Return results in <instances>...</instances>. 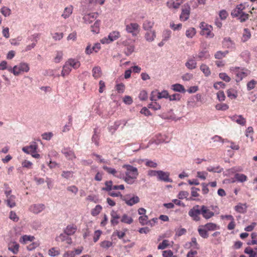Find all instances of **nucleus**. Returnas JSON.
Returning a JSON list of instances; mask_svg holds the SVG:
<instances>
[{
	"label": "nucleus",
	"instance_id": "1",
	"mask_svg": "<svg viewBox=\"0 0 257 257\" xmlns=\"http://www.w3.org/2000/svg\"><path fill=\"white\" fill-rule=\"evenodd\" d=\"M122 168L125 169V171L124 173H121L122 177L121 179L128 184H134L139 175L138 169L132 165L127 164L123 165Z\"/></svg>",
	"mask_w": 257,
	"mask_h": 257
},
{
	"label": "nucleus",
	"instance_id": "2",
	"mask_svg": "<svg viewBox=\"0 0 257 257\" xmlns=\"http://www.w3.org/2000/svg\"><path fill=\"white\" fill-rule=\"evenodd\" d=\"M8 70L9 72L13 73L14 75L18 76L21 73L28 72L30 70V67L28 64L22 62L15 65L13 68L8 67Z\"/></svg>",
	"mask_w": 257,
	"mask_h": 257
},
{
	"label": "nucleus",
	"instance_id": "3",
	"mask_svg": "<svg viewBox=\"0 0 257 257\" xmlns=\"http://www.w3.org/2000/svg\"><path fill=\"white\" fill-rule=\"evenodd\" d=\"M200 28L201 31L200 34L205 36L206 38H213L214 36L212 33L213 28L211 25H208L204 22H202L200 24Z\"/></svg>",
	"mask_w": 257,
	"mask_h": 257
},
{
	"label": "nucleus",
	"instance_id": "4",
	"mask_svg": "<svg viewBox=\"0 0 257 257\" xmlns=\"http://www.w3.org/2000/svg\"><path fill=\"white\" fill-rule=\"evenodd\" d=\"M200 214H201V208L198 205L194 206L188 212V215L193 220L196 221H198L200 220Z\"/></svg>",
	"mask_w": 257,
	"mask_h": 257
},
{
	"label": "nucleus",
	"instance_id": "5",
	"mask_svg": "<svg viewBox=\"0 0 257 257\" xmlns=\"http://www.w3.org/2000/svg\"><path fill=\"white\" fill-rule=\"evenodd\" d=\"M232 71L234 72L237 77V82L240 81L243 78H245L249 74V71L244 68L235 67L232 68Z\"/></svg>",
	"mask_w": 257,
	"mask_h": 257
},
{
	"label": "nucleus",
	"instance_id": "6",
	"mask_svg": "<svg viewBox=\"0 0 257 257\" xmlns=\"http://www.w3.org/2000/svg\"><path fill=\"white\" fill-rule=\"evenodd\" d=\"M125 30L133 36H137L140 33V26L137 23H131L125 25Z\"/></svg>",
	"mask_w": 257,
	"mask_h": 257
},
{
	"label": "nucleus",
	"instance_id": "7",
	"mask_svg": "<svg viewBox=\"0 0 257 257\" xmlns=\"http://www.w3.org/2000/svg\"><path fill=\"white\" fill-rule=\"evenodd\" d=\"M222 47L230 51L235 50L236 49L234 42L230 37H226L223 38L222 42Z\"/></svg>",
	"mask_w": 257,
	"mask_h": 257
},
{
	"label": "nucleus",
	"instance_id": "8",
	"mask_svg": "<svg viewBox=\"0 0 257 257\" xmlns=\"http://www.w3.org/2000/svg\"><path fill=\"white\" fill-rule=\"evenodd\" d=\"M126 204L128 206H132L140 202V198L138 196L133 195L131 196L130 195H126L123 197V200Z\"/></svg>",
	"mask_w": 257,
	"mask_h": 257
},
{
	"label": "nucleus",
	"instance_id": "9",
	"mask_svg": "<svg viewBox=\"0 0 257 257\" xmlns=\"http://www.w3.org/2000/svg\"><path fill=\"white\" fill-rule=\"evenodd\" d=\"M245 9V6L244 4H239L236 6L235 9L233 10L231 12V16L234 18H238L241 15L244 13V10Z\"/></svg>",
	"mask_w": 257,
	"mask_h": 257
},
{
	"label": "nucleus",
	"instance_id": "10",
	"mask_svg": "<svg viewBox=\"0 0 257 257\" xmlns=\"http://www.w3.org/2000/svg\"><path fill=\"white\" fill-rule=\"evenodd\" d=\"M190 14V6L188 4H185L184 5V8L182 10V12L180 16V19L182 21H185L187 20L189 18Z\"/></svg>",
	"mask_w": 257,
	"mask_h": 257
},
{
	"label": "nucleus",
	"instance_id": "11",
	"mask_svg": "<svg viewBox=\"0 0 257 257\" xmlns=\"http://www.w3.org/2000/svg\"><path fill=\"white\" fill-rule=\"evenodd\" d=\"M201 208V214L206 219H209L214 216V213L211 211L207 206L202 205Z\"/></svg>",
	"mask_w": 257,
	"mask_h": 257
},
{
	"label": "nucleus",
	"instance_id": "12",
	"mask_svg": "<svg viewBox=\"0 0 257 257\" xmlns=\"http://www.w3.org/2000/svg\"><path fill=\"white\" fill-rule=\"evenodd\" d=\"M39 37V34H35L28 38V40L31 41L32 43L31 45H29L26 46L25 51H30L35 47Z\"/></svg>",
	"mask_w": 257,
	"mask_h": 257
},
{
	"label": "nucleus",
	"instance_id": "13",
	"mask_svg": "<svg viewBox=\"0 0 257 257\" xmlns=\"http://www.w3.org/2000/svg\"><path fill=\"white\" fill-rule=\"evenodd\" d=\"M38 148V146L37 143L36 142H33L30 146L23 147L22 150L27 154H31L37 152Z\"/></svg>",
	"mask_w": 257,
	"mask_h": 257
},
{
	"label": "nucleus",
	"instance_id": "14",
	"mask_svg": "<svg viewBox=\"0 0 257 257\" xmlns=\"http://www.w3.org/2000/svg\"><path fill=\"white\" fill-rule=\"evenodd\" d=\"M102 168L103 170L106 171L108 174L112 175L115 177L121 179V178L122 177L121 175V172L117 171L114 168L108 167L106 166H103Z\"/></svg>",
	"mask_w": 257,
	"mask_h": 257
},
{
	"label": "nucleus",
	"instance_id": "15",
	"mask_svg": "<svg viewBox=\"0 0 257 257\" xmlns=\"http://www.w3.org/2000/svg\"><path fill=\"white\" fill-rule=\"evenodd\" d=\"M69 236V235H66L65 233H61L59 236L56 237L55 240L58 242L66 241V243L68 244H71L72 243V240Z\"/></svg>",
	"mask_w": 257,
	"mask_h": 257
},
{
	"label": "nucleus",
	"instance_id": "16",
	"mask_svg": "<svg viewBox=\"0 0 257 257\" xmlns=\"http://www.w3.org/2000/svg\"><path fill=\"white\" fill-rule=\"evenodd\" d=\"M122 44L126 48L124 50V53L126 56L131 55L135 50V46L134 44H130L128 40L124 41L122 42Z\"/></svg>",
	"mask_w": 257,
	"mask_h": 257
},
{
	"label": "nucleus",
	"instance_id": "17",
	"mask_svg": "<svg viewBox=\"0 0 257 257\" xmlns=\"http://www.w3.org/2000/svg\"><path fill=\"white\" fill-rule=\"evenodd\" d=\"M77 230V226L75 224H71L67 225L64 229V233L67 235H73Z\"/></svg>",
	"mask_w": 257,
	"mask_h": 257
},
{
	"label": "nucleus",
	"instance_id": "18",
	"mask_svg": "<svg viewBox=\"0 0 257 257\" xmlns=\"http://www.w3.org/2000/svg\"><path fill=\"white\" fill-rule=\"evenodd\" d=\"M98 14L96 13H92L86 14L84 16L83 19L86 24H90L97 17Z\"/></svg>",
	"mask_w": 257,
	"mask_h": 257
},
{
	"label": "nucleus",
	"instance_id": "19",
	"mask_svg": "<svg viewBox=\"0 0 257 257\" xmlns=\"http://www.w3.org/2000/svg\"><path fill=\"white\" fill-rule=\"evenodd\" d=\"M186 0H176L175 2L173 0H170L167 3V7L170 8L178 9L180 6L183 4Z\"/></svg>",
	"mask_w": 257,
	"mask_h": 257
},
{
	"label": "nucleus",
	"instance_id": "20",
	"mask_svg": "<svg viewBox=\"0 0 257 257\" xmlns=\"http://www.w3.org/2000/svg\"><path fill=\"white\" fill-rule=\"evenodd\" d=\"M62 153L64 154L65 157L68 159L72 160L76 158L75 155L73 150L70 148H64L62 150Z\"/></svg>",
	"mask_w": 257,
	"mask_h": 257
},
{
	"label": "nucleus",
	"instance_id": "21",
	"mask_svg": "<svg viewBox=\"0 0 257 257\" xmlns=\"http://www.w3.org/2000/svg\"><path fill=\"white\" fill-rule=\"evenodd\" d=\"M210 57V54L209 53V52L206 50L205 49L200 51L198 52V54L196 55V58L198 60H204L207 59L209 58Z\"/></svg>",
	"mask_w": 257,
	"mask_h": 257
},
{
	"label": "nucleus",
	"instance_id": "22",
	"mask_svg": "<svg viewBox=\"0 0 257 257\" xmlns=\"http://www.w3.org/2000/svg\"><path fill=\"white\" fill-rule=\"evenodd\" d=\"M45 207L44 204H33L30 207V210L36 214H38L41 211H42Z\"/></svg>",
	"mask_w": 257,
	"mask_h": 257
},
{
	"label": "nucleus",
	"instance_id": "23",
	"mask_svg": "<svg viewBox=\"0 0 257 257\" xmlns=\"http://www.w3.org/2000/svg\"><path fill=\"white\" fill-rule=\"evenodd\" d=\"M231 120L239 124L244 125L246 123V119L242 115H234L230 117Z\"/></svg>",
	"mask_w": 257,
	"mask_h": 257
},
{
	"label": "nucleus",
	"instance_id": "24",
	"mask_svg": "<svg viewBox=\"0 0 257 257\" xmlns=\"http://www.w3.org/2000/svg\"><path fill=\"white\" fill-rule=\"evenodd\" d=\"M19 247V244L15 241L11 242L8 244V249L15 254L18 253Z\"/></svg>",
	"mask_w": 257,
	"mask_h": 257
},
{
	"label": "nucleus",
	"instance_id": "25",
	"mask_svg": "<svg viewBox=\"0 0 257 257\" xmlns=\"http://www.w3.org/2000/svg\"><path fill=\"white\" fill-rule=\"evenodd\" d=\"M169 174L168 173H166L162 171H159V173L158 174V178L159 180L166 182H171V180L169 178Z\"/></svg>",
	"mask_w": 257,
	"mask_h": 257
},
{
	"label": "nucleus",
	"instance_id": "26",
	"mask_svg": "<svg viewBox=\"0 0 257 257\" xmlns=\"http://www.w3.org/2000/svg\"><path fill=\"white\" fill-rule=\"evenodd\" d=\"M156 37V34L155 30H150L147 32L145 35L146 40L149 42L153 41Z\"/></svg>",
	"mask_w": 257,
	"mask_h": 257
},
{
	"label": "nucleus",
	"instance_id": "27",
	"mask_svg": "<svg viewBox=\"0 0 257 257\" xmlns=\"http://www.w3.org/2000/svg\"><path fill=\"white\" fill-rule=\"evenodd\" d=\"M67 61L71 68L76 69L80 66V62L77 59L70 58Z\"/></svg>",
	"mask_w": 257,
	"mask_h": 257
},
{
	"label": "nucleus",
	"instance_id": "28",
	"mask_svg": "<svg viewBox=\"0 0 257 257\" xmlns=\"http://www.w3.org/2000/svg\"><path fill=\"white\" fill-rule=\"evenodd\" d=\"M194 59L195 57L189 58L186 62L185 66L189 69L192 70L196 68L197 62Z\"/></svg>",
	"mask_w": 257,
	"mask_h": 257
},
{
	"label": "nucleus",
	"instance_id": "29",
	"mask_svg": "<svg viewBox=\"0 0 257 257\" xmlns=\"http://www.w3.org/2000/svg\"><path fill=\"white\" fill-rule=\"evenodd\" d=\"M207 231H214L219 229L220 227L216 224L212 222H209L203 225Z\"/></svg>",
	"mask_w": 257,
	"mask_h": 257
},
{
	"label": "nucleus",
	"instance_id": "30",
	"mask_svg": "<svg viewBox=\"0 0 257 257\" xmlns=\"http://www.w3.org/2000/svg\"><path fill=\"white\" fill-rule=\"evenodd\" d=\"M72 70V68L68 65L67 61H66L63 66V68L61 71V75L63 77L65 76L69 75L70 72Z\"/></svg>",
	"mask_w": 257,
	"mask_h": 257
},
{
	"label": "nucleus",
	"instance_id": "31",
	"mask_svg": "<svg viewBox=\"0 0 257 257\" xmlns=\"http://www.w3.org/2000/svg\"><path fill=\"white\" fill-rule=\"evenodd\" d=\"M154 24L155 22L153 19L146 20L143 23V27L145 30H149L153 27Z\"/></svg>",
	"mask_w": 257,
	"mask_h": 257
},
{
	"label": "nucleus",
	"instance_id": "32",
	"mask_svg": "<svg viewBox=\"0 0 257 257\" xmlns=\"http://www.w3.org/2000/svg\"><path fill=\"white\" fill-rule=\"evenodd\" d=\"M244 252L249 255V257H255L257 254V248L254 249L251 247H247L244 249Z\"/></svg>",
	"mask_w": 257,
	"mask_h": 257
},
{
	"label": "nucleus",
	"instance_id": "33",
	"mask_svg": "<svg viewBox=\"0 0 257 257\" xmlns=\"http://www.w3.org/2000/svg\"><path fill=\"white\" fill-rule=\"evenodd\" d=\"M198 231L199 234L203 238H207L208 237V233L207 230L203 227V225H200L198 227Z\"/></svg>",
	"mask_w": 257,
	"mask_h": 257
},
{
	"label": "nucleus",
	"instance_id": "34",
	"mask_svg": "<svg viewBox=\"0 0 257 257\" xmlns=\"http://www.w3.org/2000/svg\"><path fill=\"white\" fill-rule=\"evenodd\" d=\"M120 221L124 223L130 224L133 223V219L127 214H123L121 217Z\"/></svg>",
	"mask_w": 257,
	"mask_h": 257
},
{
	"label": "nucleus",
	"instance_id": "35",
	"mask_svg": "<svg viewBox=\"0 0 257 257\" xmlns=\"http://www.w3.org/2000/svg\"><path fill=\"white\" fill-rule=\"evenodd\" d=\"M102 74L101 68L99 66H95L92 69V75L95 79L100 77Z\"/></svg>",
	"mask_w": 257,
	"mask_h": 257
},
{
	"label": "nucleus",
	"instance_id": "36",
	"mask_svg": "<svg viewBox=\"0 0 257 257\" xmlns=\"http://www.w3.org/2000/svg\"><path fill=\"white\" fill-rule=\"evenodd\" d=\"M251 37V33L249 30L247 28H244L243 30V33L241 40L243 42H246Z\"/></svg>",
	"mask_w": 257,
	"mask_h": 257
},
{
	"label": "nucleus",
	"instance_id": "37",
	"mask_svg": "<svg viewBox=\"0 0 257 257\" xmlns=\"http://www.w3.org/2000/svg\"><path fill=\"white\" fill-rule=\"evenodd\" d=\"M228 53L229 52L228 50H225L224 51H218L215 53L214 57L217 59H222V58L225 57Z\"/></svg>",
	"mask_w": 257,
	"mask_h": 257
},
{
	"label": "nucleus",
	"instance_id": "38",
	"mask_svg": "<svg viewBox=\"0 0 257 257\" xmlns=\"http://www.w3.org/2000/svg\"><path fill=\"white\" fill-rule=\"evenodd\" d=\"M35 239L34 236L24 235L20 239V242L23 244H26L28 241H33Z\"/></svg>",
	"mask_w": 257,
	"mask_h": 257
},
{
	"label": "nucleus",
	"instance_id": "39",
	"mask_svg": "<svg viewBox=\"0 0 257 257\" xmlns=\"http://www.w3.org/2000/svg\"><path fill=\"white\" fill-rule=\"evenodd\" d=\"M108 36L109 39L112 42L118 39L120 37V34L118 31H114L110 33Z\"/></svg>",
	"mask_w": 257,
	"mask_h": 257
},
{
	"label": "nucleus",
	"instance_id": "40",
	"mask_svg": "<svg viewBox=\"0 0 257 257\" xmlns=\"http://www.w3.org/2000/svg\"><path fill=\"white\" fill-rule=\"evenodd\" d=\"M72 11L73 7L72 6H70L68 7L65 8L64 12L62 15V17L64 19L68 18L72 13Z\"/></svg>",
	"mask_w": 257,
	"mask_h": 257
},
{
	"label": "nucleus",
	"instance_id": "41",
	"mask_svg": "<svg viewBox=\"0 0 257 257\" xmlns=\"http://www.w3.org/2000/svg\"><path fill=\"white\" fill-rule=\"evenodd\" d=\"M200 69L205 76H208L211 74L209 67L206 64H202L200 66Z\"/></svg>",
	"mask_w": 257,
	"mask_h": 257
},
{
	"label": "nucleus",
	"instance_id": "42",
	"mask_svg": "<svg viewBox=\"0 0 257 257\" xmlns=\"http://www.w3.org/2000/svg\"><path fill=\"white\" fill-rule=\"evenodd\" d=\"M60 253V250L58 247H53L51 248L48 250V254L50 256H56L59 255Z\"/></svg>",
	"mask_w": 257,
	"mask_h": 257
},
{
	"label": "nucleus",
	"instance_id": "43",
	"mask_svg": "<svg viewBox=\"0 0 257 257\" xmlns=\"http://www.w3.org/2000/svg\"><path fill=\"white\" fill-rule=\"evenodd\" d=\"M246 208L245 204L239 203L235 206L234 209L237 212L243 213L246 212Z\"/></svg>",
	"mask_w": 257,
	"mask_h": 257
},
{
	"label": "nucleus",
	"instance_id": "44",
	"mask_svg": "<svg viewBox=\"0 0 257 257\" xmlns=\"http://www.w3.org/2000/svg\"><path fill=\"white\" fill-rule=\"evenodd\" d=\"M172 89L175 91L183 92H185L184 87L180 84H175L172 85Z\"/></svg>",
	"mask_w": 257,
	"mask_h": 257
},
{
	"label": "nucleus",
	"instance_id": "45",
	"mask_svg": "<svg viewBox=\"0 0 257 257\" xmlns=\"http://www.w3.org/2000/svg\"><path fill=\"white\" fill-rule=\"evenodd\" d=\"M247 176L243 174L236 173L234 175L236 181L240 182H244L247 180Z\"/></svg>",
	"mask_w": 257,
	"mask_h": 257
},
{
	"label": "nucleus",
	"instance_id": "46",
	"mask_svg": "<svg viewBox=\"0 0 257 257\" xmlns=\"http://www.w3.org/2000/svg\"><path fill=\"white\" fill-rule=\"evenodd\" d=\"M100 25V21L97 20L94 24L91 26V31L95 34H97L99 32V27Z\"/></svg>",
	"mask_w": 257,
	"mask_h": 257
},
{
	"label": "nucleus",
	"instance_id": "47",
	"mask_svg": "<svg viewBox=\"0 0 257 257\" xmlns=\"http://www.w3.org/2000/svg\"><path fill=\"white\" fill-rule=\"evenodd\" d=\"M7 203L8 206L12 208L16 206L15 196L14 195H10L7 199Z\"/></svg>",
	"mask_w": 257,
	"mask_h": 257
},
{
	"label": "nucleus",
	"instance_id": "48",
	"mask_svg": "<svg viewBox=\"0 0 257 257\" xmlns=\"http://www.w3.org/2000/svg\"><path fill=\"white\" fill-rule=\"evenodd\" d=\"M102 207L100 205H97L91 211V214L93 216H96L98 215L101 211Z\"/></svg>",
	"mask_w": 257,
	"mask_h": 257
},
{
	"label": "nucleus",
	"instance_id": "49",
	"mask_svg": "<svg viewBox=\"0 0 257 257\" xmlns=\"http://www.w3.org/2000/svg\"><path fill=\"white\" fill-rule=\"evenodd\" d=\"M148 107L151 108L154 110H157L161 109V105L156 102V101H152V102L148 105Z\"/></svg>",
	"mask_w": 257,
	"mask_h": 257
},
{
	"label": "nucleus",
	"instance_id": "50",
	"mask_svg": "<svg viewBox=\"0 0 257 257\" xmlns=\"http://www.w3.org/2000/svg\"><path fill=\"white\" fill-rule=\"evenodd\" d=\"M112 242L108 240H103L100 243V246L103 249H107L112 246Z\"/></svg>",
	"mask_w": 257,
	"mask_h": 257
},
{
	"label": "nucleus",
	"instance_id": "51",
	"mask_svg": "<svg viewBox=\"0 0 257 257\" xmlns=\"http://www.w3.org/2000/svg\"><path fill=\"white\" fill-rule=\"evenodd\" d=\"M194 4L192 5V8L193 9H196L199 5L204 6L206 4V0H197V2H195L194 0L191 1V3Z\"/></svg>",
	"mask_w": 257,
	"mask_h": 257
},
{
	"label": "nucleus",
	"instance_id": "52",
	"mask_svg": "<svg viewBox=\"0 0 257 257\" xmlns=\"http://www.w3.org/2000/svg\"><path fill=\"white\" fill-rule=\"evenodd\" d=\"M112 181H106L104 184H105V187L102 188L103 190L106 191L107 192H110L112 190Z\"/></svg>",
	"mask_w": 257,
	"mask_h": 257
},
{
	"label": "nucleus",
	"instance_id": "53",
	"mask_svg": "<svg viewBox=\"0 0 257 257\" xmlns=\"http://www.w3.org/2000/svg\"><path fill=\"white\" fill-rule=\"evenodd\" d=\"M196 30L194 28H189L186 32V36L189 38H193L196 34Z\"/></svg>",
	"mask_w": 257,
	"mask_h": 257
},
{
	"label": "nucleus",
	"instance_id": "54",
	"mask_svg": "<svg viewBox=\"0 0 257 257\" xmlns=\"http://www.w3.org/2000/svg\"><path fill=\"white\" fill-rule=\"evenodd\" d=\"M63 53L62 51H57L56 56L54 58V61L55 63H59L63 58Z\"/></svg>",
	"mask_w": 257,
	"mask_h": 257
},
{
	"label": "nucleus",
	"instance_id": "55",
	"mask_svg": "<svg viewBox=\"0 0 257 257\" xmlns=\"http://www.w3.org/2000/svg\"><path fill=\"white\" fill-rule=\"evenodd\" d=\"M171 31L169 30H165L163 32V39L164 41H167L171 37Z\"/></svg>",
	"mask_w": 257,
	"mask_h": 257
},
{
	"label": "nucleus",
	"instance_id": "56",
	"mask_svg": "<svg viewBox=\"0 0 257 257\" xmlns=\"http://www.w3.org/2000/svg\"><path fill=\"white\" fill-rule=\"evenodd\" d=\"M170 245L169 241L165 239L158 246V249H164Z\"/></svg>",
	"mask_w": 257,
	"mask_h": 257
},
{
	"label": "nucleus",
	"instance_id": "57",
	"mask_svg": "<svg viewBox=\"0 0 257 257\" xmlns=\"http://www.w3.org/2000/svg\"><path fill=\"white\" fill-rule=\"evenodd\" d=\"M61 176L63 178L68 179L73 177V172L72 171H64L62 172L61 174Z\"/></svg>",
	"mask_w": 257,
	"mask_h": 257
},
{
	"label": "nucleus",
	"instance_id": "58",
	"mask_svg": "<svg viewBox=\"0 0 257 257\" xmlns=\"http://www.w3.org/2000/svg\"><path fill=\"white\" fill-rule=\"evenodd\" d=\"M66 189L68 191L72 193L74 195H76L78 191V188L75 185L68 186Z\"/></svg>",
	"mask_w": 257,
	"mask_h": 257
},
{
	"label": "nucleus",
	"instance_id": "59",
	"mask_svg": "<svg viewBox=\"0 0 257 257\" xmlns=\"http://www.w3.org/2000/svg\"><path fill=\"white\" fill-rule=\"evenodd\" d=\"M229 108L228 105L225 103L217 104L215 105V108L218 110H226Z\"/></svg>",
	"mask_w": 257,
	"mask_h": 257
},
{
	"label": "nucleus",
	"instance_id": "60",
	"mask_svg": "<svg viewBox=\"0 0 257 257\" xmlns=\"http://www.w3.org/2000/svg\"><path fill=\"white\" fill-rule=\"evenodd\" d=\"M1 12L5 17L9 16L11 14V10L6 7H3L1 10Z\"/></svg>",
	"mask_w": 257,
	"mask_h": 257
},
{
	"label": "nucleus",
	"instance_id": "61",
	"mask_svg": "<svg viewBox=\"0 0 257 257\" xmlns=\"http://www.w3.org/2000/svg\"><path fill=\"white\" fill-rule=\"evenodd\" d=\"M253 129L251 126L248 127L246 130L245 135L247 138H250L251 140H253Z\"/></svg>",
	"mask_w": 257,
	"mask_h": 257
},
{
	"label": "nucleus",
	"instance_id": "62",
	"mask_svg": "<svg viewBox=\"0 0 257 257\" xmlns=\"http://www.w3.org/2000/svg\"><path fill=\"white\" fill-rule=\"evenodd\" d=\"M241 23H243L249 19V15L245 12L237 18Z\"/></svg>",
	"mask_w": 257,
	"mask_h": 257
},
{
	"label": "nucleus",
	"instance_id": "63",
	"mask_svg": "<svg viewBox=\"0 0 257 257\" xmlns=\"http://www.w3.org/2000/svg\"><path fill=\"white\" fill-rule=\"evenodd\" d=\"M256 84L257 82L255 80L253 79L250 80L247 83V90H251L253 89L255 87Z\"/></svg>",
	"mask_w": 257,
	"mask_h": 257
},
{
	"label": "nucleus",
	"instance_id": "64",
	"mask_svg": "<svg viewBox=\"0 0 257 257\" xmlns=\"http://www.w3.org/2000/svg\"><path fill=\"white\" fill-rule=\"evenodd\" d=\"M162 255L163 257H177L173 255V252L171 250H167L163 251Z\"/></svg>",
	"mask_w": 257,
	"mask_h": 257
}]
</instances>
